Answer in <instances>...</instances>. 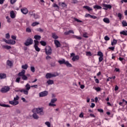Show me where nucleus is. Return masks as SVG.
Instances as JSON below:
<instances>
[{
  "label": "nucleus",
  "instance_id": "nucleus-1",
  "mask_svg": "<svg viewBox=\"0 0 127 127\" xmlns=\"http://www.w3.org/2000/svg\"><path fill=\"white\" fill-rule=\"evenodd\" d=\"M18 100H19V96L16 95V96L14 97L13 100L9 101V104H10V105H12V106H17V105L19 104V101H18Z\"/></svg>",
  "mask_w": 127,
  "mask_h": 127
},
{
  "label": "nucleus",
  "instance_id": "nucleus-2",
  "mask_svg": "<svg viewBox=\"0 0 127 127\" xmlns=\"http://www.w3.org/2000/svg\"><path fill=\"white\" fill-rule=\"evenodd\" d=\"M34 111L39 115V116H43L44 115V111L43 110V108H35L33 110V112L34 113Z\"/></svg>",
  "mask_w": 127,
  "mask_h": 127
},
{
  "label": "nucleus",
  "instance_id": "nucleus-3",
  "mask_svg": "<svg viewBox=\"0 0 127 127\" xmlns=\"http://www.w3.org/2000/svg\"><path fill=\"white\" fill-rule=\"evenodd\" d=\"M59 74L58 72H54L53 73H47L46 75V78L47 79H51V78H55V77H57L59 76Z\"/></svg>",
  "mask_w": 127,
  "mask_h": 127
},
{
  "label": "nucleus",
  "instance_id": "nucleus-4",
  "mask_svg": "<svg viewBox=\"0 0 127 127\" xmlns=\"http://www.w3.org/2000/svg\"><path fill=\"white\" fill-rule=\"evenodd\" d=\"M32 44H33V40L31 38H28L24 43L25 46H29V45H32Z\"/></svg>",
  "mask_w": 127,
  "mask_h": 127
},
{
  "label": "nucleus",
  "instance_id": "nucleus-5",
  "mask_svg": "<svg viewBox=\"0 0 127 127\" xmlns=\"http://www.w3.org/2000/svg\"><path fill=\"white\" fill-rule=\"evenodd\" d=\"M70 56L72 57L71 60H72L73 62H75V61H78V60H79L80 58V57H79V56H75V54L74 53H71L70 54Z\"/></svg>",
  "mask_w": 127,
  "mask_h": 127
},
{
  "label": "nucleus",
  "instance_id": "nucleus-6",
  "mask_svg": "<svg viewBox=\"0 0 127 127\" xmlns=\"http://www.w3.org/2000/svg\"><path fill=\"white\" fill-rule=\"evenodd\" d=\"M10 88L8 86H4L1 89L0 92L1 93H7Z\"/></svg>",
  "mask_w": 127,
  "mask_h": 127
},
{
  "label": "nucleus",
  "instance_id": "nucleus-7",
  "mask_svg": "<svg viewBox=\"0 0 127 127\" xmlns=\"http://www.w3.org/2000/svg\"><path fill=\"white\" fill-rule=\"evenodd\" d=\"M46 54L47 55H50L52 53V50H51V48L50 47H47L46 48Z\"/></svg>",
  "mask_w": 127,
  "mask_h": 127
},
{
  "label": "nucleus",
  "instance_id": "nucleus-8",
  "mask_svg": "<svg viewBox=\"0 0 127 127\" xmlns=\"http://www.w3.org/2000/svg\"><path fill=\"white\" fill-rule=\"evenodd\" d=\"M103 7V9H105L106 10L109 9H111V8H112V5H111L110 4H104L103 3L102 4Z\"/></svg>",
  "mask_w": 127,
  "mask_h": 127
},
{
  "label": "nucleus",
  "instance_id": "nucleus-9",
  "mask_svg": "<svg viewBox=\"0 0 127 127\" xmlns=\"http://www.w3.org/2000/svg\"><path fill=\"white\" fill-rule=\"evenodd\" d=\"M48 95V91H45L39 93V97H46Z\"/></svg>",
  "mask_w": 127,
  "mask_h": 127
},
{
  "label": "nucleus",
  "instance_id": "nucleus-10",
  "mask_svg": "<svg viewBox=\"0 0 127 127\" xmlns=\"http://www.w3.org/2000/svg\"><path fill=\"white\" fill-rule=\"evenodd\" d=\"M21 11L23 14H27L28 13V9L27 8H21Z\"/></svg>",
  "mask_w": 127,
  "mask_h": 127
},
{
  "label": "nucleus",
  "instance_id": "nucleus-11",
  "mask_svg": "<svg viewBox=\"0 0 127 127\" xmlns=\"http://www.w3.org/2000/svg\"><path fill=\"white\" fill-rule=\"evenodd\" d=\"M24 75H25V70L24 69H22L21 72H20L18 74V77H22L23 76H24Z\"/></svg>",
  "mask_w": 127,
  "mask_h": 127
},
{
  "label": "nucleus",
  "instance_id": "nucleus-12",
  "mask_svg": "<svg viewBox=\"0 0 127 127\" xmlns=\"http://www.w3.org/2000/svg\"><path fill=\"white\" fill-rule=\"evenodd\" d=\"M54 42H55V44L56 47H57V48H58V47H60V46H61V44H60V42H59V41H58L57 40H55Z\"/></svg>",
  "mask_w": 127,
  "mask_h": 127
},
{
  "label": "nucleus",
  "instance_id": "nucleus-13",
  "mask_svg": "<svg viewBox=\"0 0 127 127\" xmlns=\"http://www.w3.org/2000/svg\"><path fill=\"white\" fill-rule=\"evenodd\" d=\"M20 92L21 93H23L24 95H28V90H27V89H21V90H20Z\"/></svg>",
  "mask_w": 127,
  "mask_h": 127
},
{
  "label": "nucleus",
  "instance_id": "nucleus-14",
  "mask_svg": "<svg viewBox=\"0 0 127 127\" xmlns=\"http://www.w3.org/2000/svg\"><path fill=\"white\" fill-rule=\"evenodd\" d=\"M10 16L11 18H15V14H14V12L13 11H11L10 12Z\"/></svg>",
  "mask_w": 127,
  "mask_h": 127
},
{
  "label": "nucleus",
  "instance_id": "nucleus-15",
  "mask_svg": "<svg viewBox=\"0 0 127 127\" xmlns=\"http://www.w3.org/2000/svg\"><path fill=\"white\" fill-rule=\"evenodd\" d=\"M6 74L5 73H0V79H5Z\"/></svg>",
  "mask_w": 127,
  "mask_h": 127
},
{
  "label": "nucleus",
  "instance_id": "nucleus-16",
  "mask_svg": "<svg viewBox=\"0 0 127 127\" xmlns=\"http://www.w3.org/2000/svg\"><path fill=\"white\" fill-rule=\"evenodd\" d=\"M58 62L59 64L62 65V64H65V63H66V61L65 60V59H63L62 60H59Z\"/></svg>",
  "mask_w": 127,
  "mask_h": 127
},
{
  "label": "nucleus",
  "instance_id": "nucleus-17",
  "mask_svg": "<svg viewBox=\"0 0 127 127\" xmlns=\"http://www.w3.org/2000/svg\"><path fill=\"white\" fill-rule=\"evenodd\" d=\"M15 43H16L15 41H14L13 40H11V39L9 40L8 44H10L11 45H14V44H15Z\"/></svg>",
  "mask_w": 127,
  "mask_h": 127
},
{
  "label": "nucleus",
  "instance_id": "nucleus-18",
  "mask_svg": "<svg viewBox=\"0 0 127 127\" xmlns=\"http://www.w3.org/2000/svg\"><path fill=\"white\" fill-rule=\"evenodd\" d=\"M52 37L54 38V39H58L59 38V37H58L56 33H53L52 34Z\"/></svg>",
  "mask_w": 127,
  "mask_h": 127
},
{
  "label": "nucleus",
  "instance_id": "nucleus-19",
  "mask_svg": "<svg viewBox=\"0 0 127 127\" xmlns=\"http://www.w3.org/2000/svg\"><path fill=\"white\" fill-rule=\"evenodd\" d=\"M47 83H48V85H53L54 84V81L53 80L49 79Z\"/></svg>",
  "mask_w": 127,
  "mask_h": 127
},
{
  "label": "nucleus",
  "instance_id": "nucleus-20",
  "mask_svg": "<svg viewBox=\"0 0 127 127\" xmlns=\"http://www.w3.org/2000/svg\"><path fill=\"white\" fill-rule=\"evenodd\" d=\"M103 21L105 23H107V24L110 23V19H109L108 18L105 17L103 19Z\"/></svg>",
  "mask_w": 127,
  "mask_h": 127
},
{
  "label": "nucleus",
  "instance_id": "nucleus-21",
  "mask_svg": "<svg viewBox=\"0 0 127 127\" xmlns=\"http://www.w3.org/2000/svg\"><path fill=\"white\" fill-rule=\"evenodd\" d=\"M21 68H22V69H23L24 70H27V68H28V65L27 64L22 65L21 66Z\"/></svg>",
  "mask_w": 127,
  "mask_h": 127
},
{
  "label": "nucleus",
  "instance_id": "nucleus-22",
  "mask_svg": "<svg viewBox=\"0 0 127 127\" xmlns=\"http://www.w3.org/2000/svg\"><path fill=\"white\" fill-rule=\"evenodd\" d=\"M33 118L35 120H38V119H39V116H38V115H37V114L36 113H34L33 114Z\"/></svg>",
  "mask_w": 127,
  "mask_h": 127
},
{
  "label": "nucleus",
  "instance_id": "nucleus-23",
  "mask_svg": "<svg viewBox=\"0 0 127 127\" xmlns=\"http://www.w3.org/2000/svg\"><path fill=\"white\" fill-rule=\"evenodd\" d=\"M25 87L26 88V89H25L28 91H29L30 88H31V87L30 86V84L29 83H27Z\"/></svg>",
  "mask_w": 127,
  "mask_h": 127
},
{
  "label": "nucleus",
  "instance_id": "nucleus-24",
  "mask_svg": "<svg viewBox=\"0 0 127 127\" xmlns=\"http://www.w3.org/2000/svg\"><path fill=\"white\" fill-rule=\"evenodd\" d=\"M2 48H4L5 49H7L8 50V49H10L11 48V47L10 46H7V45H3L2 46Z\"/></svg>",
  "mask_w": 127,
  "mask_h": 127
},
{
  "label": "nucleus",
  "instance_id": "nucleus-25",
  "mask_svg": "<svg viewBox=\"0 0 127 127\" xmlns=\"http://www.w3.org/2000/svg\"><path fill=\"white\" fill-rule=\"evenodd\" d=\"M0 106L1 107H4V108H10V106L4 104L0 103Z\"/></svg>",
  "mask_w": 127,
  "mask_h": 127
},
{
  "label": "nucleus",
  "instance_id": "nucleus-26",
  "mask_svg": "<svg viewBox=\"0 0 127 127\" xmlns=\"http://www.w3.org/2000/svg\"><path fill=\"white\" fill-rule=\"evenodd\" d=\"M83 8H86V9H87L89 11H91V10H93V9L88 6H84Z\"/></svg>",
  "mask_w": 127,
  "mask_h": 127
},
{
  "label": "nucleus",
  "instance_id": "nucleus-27",
  "mask_svg": "<svg viewBox=\"0 0 127 127\" xmlns=\"http://www.w3.org/2000/svg\"><path fill=\"white\" fill-rule=\"evenodd\" d=\"M6 64L8 66L11 67V66L12 65V62H11V61H10L9 60H8L6 62Z\"/></svg>",
  "mask_w": 127,
  "mask_h": 127
},
{
  "label": "nucleus",
  "instance_id": "nucleus-28",
  "mask_svg": "<svg viewBox=\"0 0 127 127\" xmlns=\"http://www.w3.org/2000/svg\"><path fill=\"white\" fill-rule=\"evenodd\" d=\"M93 8H94V9H102V7H101V6L96 5H94L93 6Z\"/></svg>",
  "mask_w": 127,
  "mask_h": 127
},
{
  "label": "nucleus",
  "instance_id": "nucleus-29",
  "mask_svg": "<svg viewBox=\"0 0 127 127\" xmlns=\"http://www.w3.org/2000/svg\"><path fill=\"white\" fill-rule=\"evenodd\" d=\"M120 34L121 35L127 36V31H122L120 32Z\"/></svg>",
  "mask_w": 127,
  "mask_h": 127
},
{
  "label": "nucleus",
  "instance_id": "nucleus-30",
  "mask_svg": "<svg viewBox=\"0 0 127 127\" xmlns=\"http://www.w3.org/2000/svg\"><path fill=\"white\" fill-rule=\"evenodd\" d=\"M66 65V67H72V64L69 63V62L66 61L65 63L64 64Z\"/></svg>",
  "mask_w": 127,
  "mask_h": 127
},
{
  "label": "nucleus",
  "instance_id": "nucleus-31",
  "mask_svg": "<svg viewBox=\"0 0 127 127\" xmlns=\"http://www.w3.org/2000/svg\"><path fill=\"white\" fill-rule=\"evenodd\" d=\"M34 47H35V46H38V45H39V42L36 40H35L34 41Z\"/></svg>",
  "mask_w": 127,
  "mask_h": 127
},
{
  "label": "nucleus",
  "instance_id": "nucleus-32",
  "mask_svg": "<svg viewBox=\"0 0 127 127\" xmlns=\"http://www.w3.org/2000/svg\"><path fill=\"white\" fill-rule=\"evenodd\" d=\"M34 38L35 39H36V40H40V39L41 38V36L39 35H35L34 36Z\"/></svg>",
  "mask_w": 127,
  "mask_h": 127
},
{
  "label": "nucleus",
  "instance_id": "nucleus-33",
  "mask_svg": "<svg viewBox=\"0 0 127 127\" xmlns=\"http://www.w3.org/2000/svg\"><path fill=\"white\" fill-rule=\"evenodd\" d=\"M21 78L24 81H27L28 77L26 76V75H25V74H24V75L21 76Z\"/></svg>",
  "mask_w": 127,
  "mask_h": 127
},
{
  "label": "nucleus",
  "instance_id": "nucleus-34",
  "mask_svg": "<svg viewBox=\"0 0 127 127\" xmlns=\"http://www.w3.org/2000/svg\"><path fill=\"white\" fill-rule=\"evenodd\" d=\"M40 44L42 45V46H46V42L44 41H41L40 42Z\"/></svg>",
  "mask_w": 127,
  "mask_h": 127
},
{
  "label": "nucleus",
  "instance_id": "nucleus-35",
  "mask_svg": "<svg viewBox=\"0 0 127 127\" xmlns=\"http://www.w3.org/2000/svg\"><path fill=\"white\" fill-rule=\"evenodd\" d=\"M6 19H7V21L8 23H10V22H11V19L8 16H6Z\"/></svg>",
  "mask_w": 127,
  "mask_h": 127
},
{
  "label": "nucleus",
  "instance_id": "nucleus-36",
  "mask_svg": "<svg viewBox=\"0 0 127 127\" xmlns=\"http://www.w3.org/2000/svg\"><path fill=\"white\" fill-rule=\"evenodd\" d=\"M117 40L114 39L113 41L111 42V45H116L117 44Z\"/></svg>",
  "mask_w": 127,
  "mask_h": 127
},
{
  "label": "nucleus",
  "instance_id": "nucleus-37",
  "mask_svg": "<svg viewBox=\"0 0 127 127\" xmlns=\"http://www.w3.org/2000/svg\"><path fill=\"white\" fill-rule=\"evenodd\" d=\"M98 56H100V57H104V55L102 52H98L97 54Z\"/></svg>",
  "mask_w": 127,
  "mask_h": 127
},
{
  "label": "nucleus",
  "instance_id": "nucleus-38",
  "mask_svg": "<svg viewBox=\"0 0 127 127\" xmlns=\"http://www.w3.org/2000/svg\"><path fill=\"white\" fill-rule=\"evenodd\" d=\"M122 24H123V26L124 27H126L127 26V22L126 21L123 20L122 21Z\"/></svg>",
  "mask_w": 127,
  "mask_h": 127
},
{
  "label": "nucleus",
  "instance_id": "nucleus-39",
  "mask_svg": "<svg viewBox=\"0 0 127 127\" xmlns=\"http://www.w3.org/2000/svg\"><path fill=\"white\" fill-rule=\"evenodd\" d=\"M57 101V98H53L51 99L50 103H53L54 104V103L56 102Z\"/></svg>",
  "mask_w": 127,
  "mask_h": 127
},
{
  "label": "nucleus",
  "instance_id": "nucleus-40",
  "mask_svg": "<svg viewBox=\"0 0 127 127\" xmlns=\"http://www.w3.org/2000/svg\"><path fill=\"white\" fill-rule=\"evenodd\" d=\"M36 51H37V52H39V51H40V48H39V47H38V46L34 47Z\"/></svg>",
  "mask_w": 127,
  "mask_h": 127
},
{
  "label": "nucleus",
  "instance_id": "nucleus-41",
  "mask_svg": "<svg viewBox=\"0 0 127 127\" xmlns=\"http://www.w3.org/2000/svg\"><path fill=\"white\" fill-rule=\"evenodd\" d=\"M60 6H62V7H66V4L64 2L60 3Z\"/></svg>",
  "mask_w": 127,
  "mask_h": 127
},
{
  "label": "nucleus",
  "instance_id": "nucleus-42",
  "mask_svg": "<svg viewBox=\"0 0 127 127\" xmlns=\"http://www.w3.org/2000/svg\"><path fill=\"white\" fill-rule=\"evenodd\" d=\"M30 70L32 73H34V72H35V68L34 66H31Z\"/></svg>",
  "mask_w": 127,
  "mask_h": 127
},
{
  "label": "nucleus",
  "instance_id": "nucleus-43",
  "mask_svg": "<svg viewBox=\"0 0 127 127\" xmlns=\"http://www.w3.org/2000/svg\"><path fill=\"white\" fill-rule=\"evenodd\" d=\"M38 24H39V22H35L32 24V26H36V25H38Z\"/></svg>",
  "mask_w": 127,
  "mask_h": 127
},
{
  "label": "nucleus",
  "instance_id": "nucleus-44",
  "mask_svg": "<svg viewBox=\"0 0 127 127\" xmlns=\"http://www.w3.org/2000/svg\"><path fill=\"white\" fill-rule=\"evenodd\" d=\"M45 124L46 126H47L48 127H51V124L49 122H46Z\"/></svg>",
  "mask_w": 127,
  "mask_h": 127
},
{
  "label": "nucleus",
  "instance_id": "nucleus-45",
  "mask_svg": "<svg viewBox=\"0 0 127 127\" xmlns=\"http://www.w3.org/2000/svg\"><path fill=\"white\" fill-rule=\"evenodd\" d=\"M35 13H33V11H30L29 12V15H30L31 16H34V15H35Z\"/></svg>",
  "mask_w": 127,
  "mask_h": 127
},
{
  "label": "nucleus",
  "instance_id": "nucleus-46",
  "mask_svg": "<svg viewBox=\"0 0 127 127\" xmlns=\"http://www.w3.org/2000/svg\"><path fill=\"white\" fill-rule=\"evenodd\" d=\"M49 107H56V104L50 102L49 104Z\"/></svg>",
  "mask_w": 127,
  "mask_h": 127
},
{
  "label": "nucleus",
  "instance_id": "nucleus-47",
  "mask_svg": "<svg viewBox=\"0 0 127 127\" xmlns=\"http://www.w3.org/2000/svg\"><path fill=\"white\" fill-rule=\"evenodd\" d=\"M33 17H34V18H35L36 19L37 18H39V17H40V16L37 14H34Z\"/></svg>",
  "mask_w": 127,
  "mask_h": 127
},
{
  "label": "nucleus",
  "instance_id": "nucleus-48",
  "mask_svg": "<svg viewBox=\"0 0 127 127\" xmlns=\"http://www.w3.org/2000/svg\"><path fill=\"white\" fill-rule=\"evenodd\" d=\"M125 59L123 58H119V60L120 61H121L122 63L123 64H126V63H125V62H124V60Z\"/></svg>",
  "mask_w": 127,
  "mask_h": 127
},
{
  "label": "nucleus",
  "instance_id": "nucleus-49",
  "mask_svg": "<svg viewBox=\"0 0 127 127\" xmlns=\"http://www.w3.org/2000/svg\"><path fill=\"white\" fill-rule=\"evenodd\" d=\"M118 16L119 18V19L121 20L122 19V17H123V14H122L121 13H119Z\"/></svg>",
  "mask_w": 127,
  "mask_h": 127
},
{
  "label": "nucleus",
  "instance_id": "nucleus-50",
  "mask_svg": "<svg viewBox=\"0 0 127 127\" xmlns=\"http://www.w3.org/2000/svg\"><path fill=\"white\" fill-rule=\"evenodd\" d=\"M83 37H85V38H88L89 36H88V34L87 33H84L83 34Z\"/></svg>",
  "mask_w": 127,
  "mask_h": 127
},
{
  "label": "nucleus",
  "instance_id": "nucleus-51",
  "mask_svg": "<svg viewBox=\"0 0 127 127\" xmlns=\"http://www.w3.org/2000/svg\"><path fill=\"white\" fill-rule=\"evenodd\" d=\"M86 54L87 56H92V53L90 52H86Z\"/></svg>",
  "mask_w": 127,
  "mask_h": 127
},
{
  "label": "nucleus",
  "instance_id": "nucleus-52",
  "mask_svg": "<svg viewBox=\"0 0 127 127\" xmlns=\"http://www.w3.org/2000/svg\"><path fill=\"white\" fill-rule=\"evenodd\" d=\"M5 37H6V39H9V38H10V36L9 35V33L6 34Z\"/></svg>",
  "mask_w": 127,
  "mask_h": 127
},
{
  "label": "nucleus",
  "instance_id": "nucleus-53",
  "mask_svg": "<svg viewBox=\"0 0 127 127\" xmlns=\"http://www.w3.org/2000/svg\"><path fill=\"white\" fill-rule=\"evenodd\" d=\"M17 0H10V3L11 4H13L14 3H15L16 2Z\"/></svg>",
  "mask_w": 127,
  "mask_h": 127
},
{
  "label": "nucleus",
  "instance_id": "nucleus-54",
  "mask_svg": "<svg viewBox=\"0 0 127 127\" xmlns=\"http://www.w3.org/2000/svg\"><path fill=\"white\" fill-rule=\"evenodd\" d=\"M104 39L105 40H106V41H108V40H110V38L108 36H106L104 37Z\"/></svg>",
  "mask_w": 127,
  "mask_h": 127
},
{
  "label": "nucleus",
  "instance_id": "nucleus-55",
  "mask_svg": "<svg viewBox=\"0 0 127 127\" xmlns=\"http://www.w3.org/2000/svg\"><path fill=\"white\" fill-rule=\"evenodd\" d=\"M19 81H20V77H17L16 79V82L17 83H19Z\"/></svg>",
  "mask_w": 127,
  "mask_h": 127
},
{
  "label": "nucleus",
  "instance_id": "nucleus-56",
  "mask_svg": "<svg viewBox=\"0 0 127 127\" xmlns=\"http://www.w3.org/2000/svg\"><path fill=\"white\" fill-rule=\"evenodd\" d=\"M95 90H96V91H97V92H100V91H101V88L96 87V88H95Z\"/></svg>",
  "mask_w": 127,
  "mask_h": 127
},
{
  "label": "nucleus",
  "instance_id": "nucleus-57",
  "mask_svg": "<svg viewBox=\"0 0 127 127\" xmlns=\"http://www.w3.org/2000/svg\"><path fill=\"white\" fill-rule=\"evenodd\" d=\"M53 6L54 7H57L58 9H59V6L56 3H54Z\"/></svg>",
  "mask_w": 127,
  "mask_h": 127
},
{
  "label": "nucleus",
  "instance_id": "nucleus-58",
  "mask_svg": "<svg viewBox=\"0 0 127 127\" xmlns=\"http://www.w3.org/2000/svg\"><path fill=\"white\" fill-rule=\"evenodd\" d=\"M103 61V57H99V62H102Z\"/></svg>",
  "mask_w": 127,
  "mask_h": 127
},
{
  "label": "nucleus",
  "instance_id": "nucleus-59",
  "mask_svg": "<svg viewBox=\"0 0 127 127\" xmlns=\"http://www.w3.org/2000/svg\"><path fill=\"white\" fill-rule=\"evenodd\" d=\"M91 16H92V15L90 14H86L85 15V17H91Z\"/></svg>",
  "mask_w": 127,
  "mask_h": 127
},
{
  "label": "nucleus",
  "instance_id": "nucleus-60",
  "mask_svg": "<svg viewBox=\"0 0 127 127\" xmlns=\"http://www.w3.org/2000/svg\"><path fill=\"white\" fill-rule=\"evenodd\" d=\"M26 31L27 32H29V33L31 32V29H30V28H27Z\"/></svg>",
  "mask_w": 127,
  "mask_h": 127
},
{
  "label": "nucleus",
  "instance_id": "nucleus-61",
  "mask_svg": "<svg viewBox=\"0 0 127 127\" xmlns=\"http://www.w3.org/2000/svg\"><path fill=\"white\" fill-rule=\"evenodd\" d=\"M74 20L75 21H77V22H82V21L79 20L78 19H77L76 18H74Z\"/></svg>",
  "mask_w": 127,
  "mask_h": 127
},
{
  "label": "nucleus",
  "instance_id": "nucleus-62",
  "mask_svg": "<svg viewBox=\"0 0 127 127\" xmlns=\"http://www.w3.org/2000/svg\"><path fill=\"white\" fill-rule=\"evenodd\" d=\"M97 111L100 113H104V110L103 109H99Z\"/></svg>",
  "mask_w": 127,
  "mask_h": 127
},
{
  "label": "nucleus",
  "instance_id": "nucleus-63",
  "mask_svg": "<svg viewBox=\"0 0 127 127\" xmlns=\"http://www.w3.org/2000/svg\"><path fill=\"white\" fill-rule=\"evenodd\" d=\"M46 60H49L50 59H51V57L49 56H47L46 58Z\"/></svg>",
  "mask_w": 127,
  "mask_h": 127
},
{
  "label": "nucleus",
  "instance_id": "nucleus-64",
  "mask_svg": "<svg viewBox=\"0 0 127 127\" xmlns=\"http://www.w3.org/2000/svg\"><path fill=\"white\" fill-rule=\"evenodd\" d=\"M84 117V113H81L80 115H79V118H83Z\"/></svg>",
  "mask_w": 127,
  "mask_h": 127
}]
</instances>
